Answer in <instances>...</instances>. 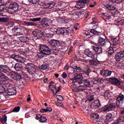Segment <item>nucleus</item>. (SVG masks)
I'll return each instance as SVG.
<instances>
[{"label":"nucleus","mask_w":124,"mask_h":124,"mask_svg":"<svg viewBox=\"0 0 124 124\" xmlns=\"http://www.w3.org/2000/svg\"><path fill=\"white\" fill-rule=\"evenodd\" d=\"M82 78L83 76L81 75H78L71 79L70 83H69V85L74 92L78 93V92L85 91V88L80 86V85L82 84Z\"/></svg>","instance_id":"obj_1"},{"label":"nucleus","mask_w":124,"mask_h":124,"mask_svg":"<svg viewBox=\"0 0 124 124\" xmlns=\"http://www.w3.org/2000/svg\"><path fill=\"white\" fill-rule=\"evenodd\" d=\"M39 51L43 55H51V48L47 45H42L40 46Z\"/></svg>","instance_id":"obj_2"},{"label":"nucleus","mask_w":124,"mask_h":124,"mask_svg":"<svg viewBox=\"0 0 124 124\" xmlns=\"http://www.w3.org/2000/svg\"><path fill=\"white\" fill-rule=\"evenodd\" d=\"M81 84L79 85V87H81V88H84L85 90H86V88L89 87L90 88L93 87V82L90 80V79H86L83 80V77L81 78Z\"/></svg>","instance_id":"obj_3"},{"label":"nucleus","mask_w":124,"mask_h":124,"mask_svg":"<svg viewBox=\"0 0 124 124\" xmlns=\"http://www.w3.org/2000/svg\"><path fill=\"white\" fill-rule=\"evenodd\" d=\"M0 71L1 72H4L5 73L6 77H9L10 75H11V70H10V68L8 67L7 65H0Z\"/></svg>","instance_id":"obj_4"},{"label":"nucleus","mask_w":124,"mask_h":124,"mask_svg":"<svg viewBox=\"0 0 124 124\" xmlns=\"http://www.w3.org/2000/svg\"><path fill=\"white\" fill-rule=\"evenodd\" d=\"M37 67L32 63H28L26 67V69L30 74H33L35 73Z\"/></svg>","instance_id":"obj_5"},{"label":"nucleus","mask_w":124,"mask_h":124,"mask_svg":"<svg viewBox=\"0 0 124 124\" xmlns=\"http://www.w3.org/2000/svg\"><path fill=\"white\" fill-rule=\"evenodd\" d=\"M49 45H51L53 48H57V49H62V45L60 41L55 39H52L48 42Z\"/></svg>","instance_id":"obj_6"},{"label":"nucleus","mask_w":124,"mask_h":124,"mask_svg":"<svg viewBox=\"0 0 124 124\" xmlns=\"http://www.w3.org/2000/svg\"><path fill=\"white\" fill-rule=\"evenodd\" d=\"M90 2L89 0H79L78 2V4L76 5V8H78L79 9L81 8H84L86 6V4H87Z\"/></svg>","instance_id":"obj_7"},{"label":"nucleus","mask_w":124,"mask_h":124,"mask_svg":"<svg viewBox=\"0 0 124 124\" xmlns=\"http://www.w3.org/2000/svg\"><path fill=\"white\" fill-rule=\"evenodd\" d=\"M115 59L116 62H121L124 59V51L121 50L119 52H117L115 56Z\"/></svg>","instance_id":"obj_8"},{"label":"nucleus","mask_w":124,"mask_h":124,"mask_svg":"<svg viewBox=\"0 0 124 124\" xmlns=\"http://www.w3.org/2000/svg\"><path fill=\"white\" fill-rule=\"evenodd\" d=\"M16 87H13L12 85H10L7 88L8 95L9 96H12V95H15L17 93V91H16Z\"/></svg>","instance_id":"obj_9"},{"label":"nucleus","mask_w":124,"mask_h":124,"mask_svg":"<svg viewBox=\"0 0 124 124\" xmlns=\"http://www.w3.org/2000/svg\"><path fill=\"white\" fill-rule=\"evenodd\" d=\"M14 68L16 71H17L19 74H23L24 73V68L23 66L20 63H16Z\"/></svg>","instance_id":"obj_10"},{"label":"nucleus","mask_w":124,"mask_h":124,"mask_svg":"<svg viewBox=\"0 0 124 124\" xmlns=\"http://www.w3.org/2000/svg\"><path fill=\"white\" fill-rule=\"evenodd\" d=\"M12 31L13 34L14 35H22L23 33L22 32V29L18 28V27H15L12 29Z\"/></svg>","instance_id":"obj_11"},{"label":"nucleus","mask_w":124,"mask_h":124,"mask_svg":"<svg viewBox=\"0 0 124 124\" xmlns=\"http://www.w3.org/2000/svg\"><path fill=\"white\" fill-rule=\"evenodd\" d=\"M21 74L15 73L13 74L12 72L11 75L9 76V78H12L16 81H20L22 79V76H21Z\"/></svg>","instance_id":"obj_12"},{"label":"nucleus","mask_w":124,"mask_h":124,"mask_svg":"<svg viewBox=\"0 0 124 124\" xmlns=\"http://www.w3.org/2000/svg\"><path fill=\"white\" fill-rule=\"evenodd\" d=\"M32 33L34 36H35V37H37L38 39L40 38H42V37H43V35H44V34L43 33V32L39 30L33 31Z\"/></svg>","instance_id":"obj_13"},{"label":"nucleus","mask_w":124,"mask_h":124,"mask_svg":"<svg viewBox=\"0 0 124 124\" xmlns=\"http://www.w3.org/2000/svg\"><path fill=\"white\" fill-rule=\"evenodd\" d=\"M84 53L86 54V56L89 57V58H91L93 60H95V59H96L95 57L96 54L93 53V51L90 50V49H86Z\"/></svg>","instance_id":"obj_14"},{"label":"nucleus","mask_w":124,"mask_h":124,"mask_svg":"<svg viewBox=\"0 0 124 124\" xmlns=\"http://www.w3.org/2000/svg\"><path fill=\"white\" fill-rule=\"evenodd\" d=\"M91 48L93 49V52H95L96 54H101L102 53V47L99 45H96L92 46Z\"/></svg>","instance_id":"obj_15"},{"label":"nucleus","mask_w":124,"mask_h":124,"mask_svg":"<svg viewBox=\"0 0 124 124\" xmlns=\"http://www.w3.org/2000/svg\"><path fill=\"white\" fill-rule=\"evenodd\" d=\"M110 44L113 47H119V37L112 38L110 40Z\"/></svg>","instance_id":"obj_16"},{"label":"nucleus","mask_w":124,"mask_h":124,"mask_svg":"<svg viewBox=\"0 0 124 124\" xmlns=\"http://www.w3.org/2000/svg\"><path fill=\"white\" fill-rule=\"evenodd\" d=\"M10 9H13L15 12H17L19 11V4L16 2H12L10 4Z\"/></svg>","instance_id":"obj_17"},{"label":"nucleus","mask_w":124,"mask_h":124,"mask_svg":"<svg viewBox=\"0 0 124 124\" xmlns=\"http://www.w3.org/2000/svg\"><path fill=\"white\" fill-rule=\"evenodd\" d=\"M119 49V47H115L113 46L110 45V46L109 47V48L108 49V55L109 56H111L114 54V52H116V51H118V49Z\"/></svg>","instance_id":"obj_18"},{"label":"nucleus","mask_w":124,"mask_h":124,"mask_svg":"<svg viewBox=\"0 0 124 124\" xmlns=\"http://www.w3.org/2000/svg\"><path fill=\"white\" fill-rule=\"evenodd\" d=\"M74 34V30L72 28H65V35H67L69 36H72Z\"/></svg>","instance_id":"obj_19"},{"label":"nucleus","mask_w":124,"mask_h":124,"mask_svg":"<svg viewBox=\"0 0 124 124\" xmlns=\"http://www.w3.org/2000/svg\"><path fill=\"white\" fill-rule=\"evenodd\" d=\"M124 95L123 94H120L116 98V105L117 106H120L121 103L124 101Z\"/></svg>","instance_id":"obj_20"},{"label":"nucleus","mask_w":124,"mask_h":124,"mask_svg":"<svg viewBox=\"0 0 124 124\" xmlns=\"http://www.w3.org/2000/svg\"><path fill=\"white\" fill-rule=\"evenodd\" d=\"M102 16L103 17V19L106 21V22H107L108 20H111L112 19V17H113L111 15L108 14V13H103L102 14Z\"/></svg>","instance_id":"obj_21"},{"label":"nucleus","mask_w":124,"mask_h":124,"mask_svg":"<svg viewBox=\"0 0 124 124\" xmlns=\"http://www.w3.org/2000/svg\"><path fill=\"white\" fill-rule=\"evenodd\" d=\"M101 106L100 102L98 101H94V102L92 103L91 107L92 109H96V108H99Z\"/></svg>","instance_id":"obj_22"},{"label":"nucleus","mask_w":124,"mask_h":124,"mask_svg":"<svg viewBox=\"0 0 124 124\" xmlns=\"http://www.w3.org/2000/svg\"><path fill=\"white\" fill-rule=\"evenodd\" d=\"M98 43L100 46H104L107 44V40L101 37H99Z\"/></svg>","instance_id":"obj_23"},{"label":"nucleus","mask_w":124,"mask_h":124,"mask_svg":"<svg viewBox=\"0 0 124 124\" xmlns=\"http://www.w3.org/2000/svg\"><path fill=\"white\" fill-rule=\"evenodd\" d=\"M101 75L105 77H108L111 75L112 72L108 70H102L100 71Z\"/></svg>","instance_id":"obj_24"},{"label":"nucleus","mask_w":124,"mask_h":124,"mask_svg":"<svg viewBox=\"0 0 124 124\" xmlns=\"http://www.w3.org/2000/svg\"><path fill=\"white\" fill-rule=\"evenodd\" d=\"M109 81L113 84V85H121V82L116 78H111L109 79Z\"/></svg>","instance_id":"obj_25"},{"label":"nucleus","mask_w":124,"mask_h":124,"mask_svg":"<svg viewBox=\"0 0 124 124\" xmlns=\"http://www.w3.org/2000/svg\"><path fill=\"white\" fill-rule=\"evenodd\" d=\"M73 69H74V73H76V74H78V73L79 74V75H81L82 76V74H81L80 72H82V69H81V67H77V66H75L74 67H73Z\"/></svg>","instance_id":"obj_26"},{"label":"nucleus","mask_w":124,"mask_h":124,"mask_svg":"<svg viewBox=\"0 0 124 124\" xmlns=\"http://www.w3.org/2000/svg\"><path fill=\"white\" fill-rule=\"evenodd\" d=\"M115 22L117 25L123 26L124 25V17L122 18L118 17L117 19L115 20Z\"/></svg>","instance_id":"obj_27"},{"label":"nucleus","mask_w":124,"mask_h":124,"mask_svg":"<svg viewBox=\"0 0 124 124\" xmlns=\"http://www.w3.org/2000/svg\"><path fill=\"white\" fill-rule=\"evenodd\" d=\"M57 34H62L65 35V28H58L56 32Z\"/></svg>","instance_id":"obj_28"},{"label":"nucleus","mask_w":124,"mask_h":124,"mask_svg":"<svg viewBox=\"0 0 124 124\" xmlns=\"http://www.w3.org/2000/svg\"><path fill=\"white\" fill-rule=\"evenodd\" d=\"M105 7L107 9H108L109 11H114V10H116V6L113 5H110L109 4H107L105 5Z\"/></svg>","instance_id":"obj_29"},{"label":"nucleus","mask_w":124,"mask_h":124,"mask_svg":"<svg viewBox=\"0 0 124 124\" xmlns=\"http://www.w3.org/2000/svg\"><path fill=\"white\" fill-rule=\"evenodd\" d=\"M91 120L93 121V122H96V120H98L99 119V115L97 113H94L91 115Z\"/></svg>","instance_id":"obj_30"},{"label":"nucleus","mask_w":124,"mask_h":124,"mask_svg":"<svg viewBox=\"0 0 124 124\" xmlns=\"http://www.w3.org/2000/svg\"><path fill=\"white\" fill-rule=\"evenodd\" d=\"M93 80L95 82H97V83H98L99 84H103V82H104V79L99 76L94 78Z\"/></svg>","instance_id":"obj_31"},{"label":"nucleus","mask_w":124,"mask_h":124,"mask_svg":"<svg viewBox=\"0 0 124 124\" xmlns=\"http://www.w3.org/2000/svg\"><path fill=\"white\" fill-rule=\"evenodd\" d=\"M83 36L84 37V38L87 39V40H89L92 38V34H91L90 32L88 31L83 32Z\"/></svg>","instance_id":"obj_32"},{"label":"nucleus","mask_w":124,"mask_h":124,"mask_svg":"<svg viewBox=\"0 0 124 124\" xmlns=\"http://www.w3.org/2000/svg\"><path fill=\"white\" fill-rule=\"evenodd\" d=\"M87 101L89 102H92L94 100V95L91 93H87Z\"/></svg>","instance_id":"obj_33"},{"label":"nucleus","mask_w":124,"mask_h":124,"mask_svg":"<svg viewBox=\"0 0 124 124\" xmlns=\"http://www.w3.org/2000/svg\"><path fill=\"white\" fill-rule=\"evenodd\" d=\"M41 24L42 25H44V26H46V27H48L49 26V19L46 18H43L41 21Z\"/></svg>","instance_id":"obj_34"},{"label":"nucleus","mask_w":124,"mask_h":124,"mask_svg":"<svg viewBox=\"0 0 124 124\" xmlns=\"http://www.w3.org/2000/svg\"><path fill=\"white\" fill-rule=\"evenodd\" d=\"M108 107H109L110 110H112V109L116 108V106H117V102L116 101H113L112 103H110L109 104H108Z\"/></svg>","instance_id":"obj_35"},{"label":"nucleus","mask_w":124,"mask_h":124,"mask_svg":"<svg viewBox=\"0 0 124 124\" xmlns=\"http://www.w3.org/2000/svg\"><path fill=\"white\" fill-rule=\"evenodd\" d=\"M89 62L92 65H95V66H98L100 64V63L98 62L97 60H90L89 61Z\"/></svg>","instance_id":"obj_36"},{"label":"nucleus","mask_w":124,"mask_h":124,"mask_svg":"<svg viewBox=\"0 0 124 124\" xmlns=\"http://www.w3.org/2000/svg\"><path fill=\"white\" fill-rule=\"evenodd\" d=\"M52 110L51 107H48L46 108H41L40 112H41V113H46L47 112H52Z\"/></svg>","instance_id":"obj_37"},{"label":"nucleus","mask_w":124,"mask_h":124,"mask_svg":"<svg viewBox=\"0 0 124 124\" xmlns=\"http://www.w3.org/2000/svg\"><path fill=\"white\" fill-rule=\"evenodd\" d=\"M104 96L105 99L106 100L109 99V98L111 97V94H110V91L109 90L106 91L104 93Z\"/></svg>","instance_id":"obj_38"},{"label":"nucleus","mask_w":124,"mask_h":124,"mask_svg":"<svg viewBox=\"0 0 124 124\" xmlns=\"http://www.w3.org/2000/svg\"><path fill=\"white\" fill-rule=\"evenodd\" d=\"M106 121L107 122H108V123H110L113 121V117H112V114L111 113H108L106 115Z\"/></svg>","instance_id":"obj_39"},{"label":"nucleus","mask_w":124,"mask_h":124,"mask_svg":"<svg viewBox=\"0 0 124 124\" xmlns=\"http://www.w3.org/2000/svg\"><path fill=\"white\" fill-rule=\"evenodd\" d=\"M0 121L2 124H5L6 122H7V116L4 115L1 118H0Z\"/></svg>","instance_id":"obj_40"},{"label":"nucleus","mask_w":124,"mask_h":124,"mask_svg":"<svg viewBox=\"0 0 124 124\" xmlns=\"http://www.w3.org/2000/svg\"><path fill=\"white\" fill-rule=\"evenodd\" d=\"M44 57V55H43V54H42L41 52H40V53L37 54L35 57L36 58V60H37V61H40V60H41L42 59H43Z\"/></svg>","instance_id":"obj_41"},{"label":"nucleus","mask_w":124,"mask_h":124,"mask_svg":"<svg viewBox=\"0 0 124 124\" xmlns=\"http://www.w3.org/2000/svg\"><path fill=\"white\" fill-rule=\"evenodd\" d=\"M50 31H51L53 33H55V32L57 33V31H58V27L56 25H53L50 28Z\"/></svg>","instance_id":"obj_42"},{"label":"nucleus","mask_w":124,"mask_h":124,"mask_svg":"<svg viewBox=\"0 0 124 124\" xmlns=\"http://www.w3.org/2000/svg\"><path fill=\"white\" fill-rule=\"evenodd\" d=\"M102 110L103 112H109V111H111V109H110V108L108 105L103 107L102 108Z\"/></svg>","instance_id":"obj_43"},{"label":"nucleus","mask_w":124,"mask_h":124,"mask_svg":"<svg viewBox=\"0 0 124 124\" xmlns=\"http://www.w3.org/2000/svg\"><path fill=\"white\" fill-rule=\"evenodd\" d=\"M90 32H91V33H93L94 35H100V32L96 30H91Z\"/></svg>","instance_id":"obj_44"},{"label":"nucleus","mask_w":124,"mask_h":124,"mask_svg":"<svg viewBox=\"0 0 124 124\" xmlns=\"http://www.w3.org/2000/svg\"><path fill=\"white\" fill-rule=\"evenodd\" d=\"M10 58H11V59H14V60H15L16 61H19V58H20V56L16 54H12L11 55Z\"/></svg>","instance_id":"obj_45"},{"label":"nucleus","mask_w":124,"mask_h":124,"mask_svg":"<svg viewBox=\"0 0 124 124\" xmlns=\"http://www.w3.org/2000/svg\"><path fill=\"white\" fill-rule=\"evenodd\" d=\"M19 40L20 41H21V42L25 43L28 41V38H27V37L21 36L19 37Z\"/></svg>","instance_id":"obj_46"},{"label":"nucleus","mask_w":124,"mask_h":124,"mask_svg":"<svg viewBox=\"0 0 124 124\" xmlns=\"http://www.w3.org/2000/svg\"><path fill=\"white\" fill-rule=\"evenodd\" d=\"M54 89H55V91L56 93H55V92L53 91V93L54 94V95H56V94H57V93H59V92H60V91H61V90H62V85H60L58 87V89L57 90V89L56 88V87H54Z\"/></svg>","instance_id":"obj_47"},{"label":"nucleus","mask_w":124,"mask_h":124,"mask_svg":"<svg viewBox=\"0 0 124 124\" xmlns=\"http://www.w3.org/2000/svg\"><path fill=\"white\" fill-rule=\"evenodd\" d=\"M29 2H31V3H32V4H38L39 3V2L40 0H28Z\"/></svg>","instance_id":"obj_48"},{"label":"nucleus","mask_w":124,"mask_h":124,"mask_svg":"<svg viewBox=\"0 0 124 124\" xmlns=\"http://www.w3.org/2000/svg\"><path fill=\"white\" fill-rule=\"evenodd\" d=\"M10 10H11V9L8 8H6L5 7H4V8L2 10V11H3V12H5V13H12V12L11 11H10Z\"/></svg>","instance_id":"obj_49"},{"label":"nucleus","mask_w":124,"mask_h":124,"mask_svg":"<svg viewBox=\"0 0 124 124\" xmlns=\"http://www.w3.org/2000/svg\"><path fill=\"white\" fill-rule=\"evenodd\" d=\"M40 123H46L47 122V118L45 116H42L39 120Z\"/></svg>","instance_id":"obj_50"},{"label":"nucleus","mask_w":124,"mask_h":124,"mask_svg":"<svg viewBox=\"0 0 124 124\" xmlns=\"http://www.w3.org/2000/svg\"><path fill=\"white\" fill-rule=\"evenodd\" d=\"M55 5H56V3L54 2L51 1L48 3V8H54Z\"/></svg>","instance_id":"obj_51"},{"label":"nucleus","mask_w":124,"mask_h":124,"mask_svg":"<svg viewBox=\"0 0 124 124\" xmlns=\"http://www.w3.org/2000/svg\"><path fill=\"white\" fill-rule=\"evenodd\" d=\"M109 1L113 3H121L123 2V0H109Z\"/></svg>","instance_id":"obj_52"},{"label":"nucleus","mask_w":124,"mask_h":124,"mask_svg":"<svg viewBox=\"0 0 124 124\" xmlns=\"http://www.w3.org/2000/svg\"><path fill=\"white\" fill-rule=\"evenodd\" d=\"M8 21V18L7 17H0V22L3 23L6 22Z\"/></svg>","instance_id":"obj_53"},{"label":"nucleus","mask_w":124,"mask_h":124,"mask_svg":"<svg viewBox=\"0 0 124 124\" xmlns=\"http://www.w3.org/2000/svg\"><path fill=\"white\" fill-rule=\"evenodd\" d=\"M21 109V107H15L13 110V112H15V113H17L18 112H19V111H20V109Z\"/></svg>","instance_id":"obj_54"},{"label":"nucleus","mask_w":124,"mask_h":124,"mask_svg":"<svg viewBox=\"0 0 124 124\" xmlns=\"http://www.w3.org/2000/svg\"><path fill=\"white\" fill-rule=\"evenodd\" d=\"M47 67H48L47 65H46L45 64H43L41 66H40V69H41L42 70H45V69H46V68H47Z\"/></svg>","instance_id":"obj_55"},{"label":"nucleus","mask_w":124,"mask_h":124,"mask_svg":"<svg viewBox=\"0 0 124 124\" xmlns=\"http://www.w3.org/2000/svg\"><path fill=\"white\" fill-rule=\"evenodd\" d=\"M25 24L27 25V26H35V24L34 23V22H26Z\"/></svg>","instance_id":"obj_56"},{"label":"nucleus","mask_w":124,"mask_h":124,"mask_svg":"<svg viewBox=\"0 0 124 124\" xmlns=\"http://www.w3.org/2000/svg\"><path fill=\"white\" fill-rule=\"evenodd\" d=\"M54 34L55 33H46V36L48 37V38H52V37L54 36Z\"/></svg>","instance_id":"obj_57"},{"label":"nucleus","mask_w":124,"mask_h":124,"mask_svg":"<svg viewBox=\"0 0 124 124\" xmlns=\"http://www.w3.org/2000/svg\"><path fill=\"white\" fill-rule=\"evenodd\" d=\"M57 99L58 100H59L60 101H63L64 99L63 97L61 95H59Z\"/></svg>","instance_id":"obj_58"},{"label":"nucleus","mask_w":124,"mask_h":124,"mask_svg":"<svg viewBox=\"0 0 124 124\" xmlns=\"http://www.w3.org/2000/svg\"><path fill=\"white\" fill-rule=\"evenodd\" d=\"M56 105L57 106H59L60 107L63 108V104H62V103L60 102H57L55 103Z\"/></svg>","instance_id":"obj_59"},{"label":"nucleus","mask_w":124,"mask_h":124,"mask_svg":"<svg viewBox=\"0 0 124 124\" xmlns=\"http://www.w3.org/2000/svg\"><path fill=\"white\" fill-rule=\"evenodd\" d=\"M41 20V17H36L33 18L32 20L33 22H38V21H40Z\"/></svg>","instance_id":"obj_60"},{"label":"nucleus","mask_w":124,"mask_h":124,"mask_svg":"<svg viewBox=\"0 0 124 124\" xmlns=\"http://www.w3.org/2000/svg\"><path fill=\"white\" fill-rule=\"evenodd\" d=\"M5 75L2 73L1 71H0V78H1V79H3L4 78H5Z\"/></svg>","instance_id":"obj_61"},{"label":"nucleus","mask_w":124,"mask_h":124,"mask_svg":"<svg viewBox=\"0 0 124 124\" xmlns=\"http://www.w3.org/2000/svg\"><path fill=\"white\" fill-rule=\"evenodd\" d=\"M42 116L40 114H37L36 115V120H40Z\"/></svg>","instance_id":"obj_62"},{"label":"nucleus","mask_w":124,"mask_h":124,"mask_svg":"<svg viewBox=\"0 0 124 124\" xmlns=\"http://www.w3.org/2000/svg\"><path fill=\"white\" fill-rule=\"evenodd\" d=\"M46 11L45 10H42L39 12L40 15H45Z\"/></svg>","instance_id":"obj_63"},{"label":"nucleus","mask_w":124,"mask_h":124,"mask_svg":"<svg viewBox=\"0 0 124 124\" xmlns=\"http://www.w3.org/2000/svg\"><path fill=\"white\" fill-rule=\"evenodd\" d=\"M97 22V20H96V18H93L92 19V22L91 24H95Z\"/></svg>","instance_id":"obj_64"}]
</instances>
